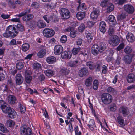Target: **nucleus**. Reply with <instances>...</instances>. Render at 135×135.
I'll return each mask as SVG.
<instances>
[{
    "label": "nucleus",
    "instance_id": "nucleus-1",
    "mask_svg": "<svg viewBox=\"0 0 135 135\" xmlns=\"http://www.w3.org/2000/svg\"><path fill=\"white\" fill-rule=\"evenodd\" d=\"M101 98L103 103L106 105L110 104L112 100V96L108 93L103 94Z\"/></svg>",
    "mask_w": 135,
    "mask_h": 135
},
{
    "label": "nucleus",
    "instance_id": "nucleus-2",
    "mask_svg": "<svg viewBox=\"0 0 135 135\" xmlns=\"http://www.w3.org/2000/svg\"><path fill=\"white\" fill-rule=\"evenodd\" d=\"M20 134L21 135H36L32 133V131L30 128L27 127L25 125L21 126Z\"/></svg>",
    "mask_w": 135,
    "mask_h": 135
},
{
    "label": "nucleus",
    "instance_id": "nucleus-3",
    "mask_svg": "<svg viewBox=\"0 0 135 135\" xmlns=\"http://www.w3.org/2000/svg\"><path fill=\"white\" fill-rule=\"evenodd\" d=\"M135 54L131 47L127 46V64H130Z\"/></svg>",
    "mask_w": 135,
    "mask_h": 135
},
{
    "label": "nucleus",
    "instance_id": "nucleus-4",
    "mask_svg": "<svg viewBox=\"0 0 135 135\" xmlns=\"http://www.w3.org/2000/svg\"><path fill=\"white\" fill-rule=\"evenodd\" d=\"M44 36L46 38H50L52 37L55 34L54 31L52 29L49 28L44 29L43 31Z\"/></svg>",
    "mask_w": 135,
    "mask_h": 135
},
{
    "label": "nucleus",
    "instance_id": "nucleus-5",
    "mask_svg": "<svg viewBox=\"0 0 135 135\" xmlns=\"http://www.w3.org/2000/svg\"><path fill=\"white\" fill-rule=\"evenodd\" d=\"M60 13L62 18L63 19H68L70 17V13L67 9L62 8L60 10Z\"/></svg>",
    "mask_w": 135,
    "mask_h": 135
},
{
    "label": "nucleus",
    "instance_id": "nucleus-6",
    "mask_svg": "<svg viewBox=\"0 0 135 135\" xmlns=\"http://www.w3.org/2000/svg\"><path fill=\"white\" fill-rule=\"evenodd\" d=\"M7 31L11 34L13 35L12 36V37H14L17 35L18 33L17 30L14 27V25H11L9 26L6 29Z\"/></svg>",
    "mask_w": 135,
    "mask_h": 135
},
{
    "label": "nucleus",
    "instance_id": "nucleus-7",
    "mask_svg": "<svg viewBox=\"0 0 135 135\" xmlns=\"http://www.w3.org/2000/svg\"><path fill=\"white\" fill-rule=\"evenodd\" d=\"M120 42V39L117 35L112 37L109 40V43L110 45L113 46L118 45Z\"/></svg>",
    "mask_w": 135,
    "mask_h": 135
},
{
    "label": "nucleus",
    "instance_id": "nucleus-8",
    "mask_svg": "<svg viewBox=\"0 0 135 135\" xmlns=\"http://www.w3.org/2000/svg\"><path fill=\"white\" fill-rule=\"evenodd\" d=\"M6 110V112H3L5 113H7L9 117L11 118H15L17 115L16 112L10 107H8Z\"/></svg>",
    "mask_w": 135,
    "mask_h": 135
},
{
    "label": "nucleus",
    "instance_id": "nucleus-9",
    "mask_svg": "<svg viewBox=\"0 0 135 135\" xmlns=\"http://www.w3.org/2000/svg\"><path fill=\"white\" fill-rule=\"evenodd\" d=\"M63 50V47L61 45H56L54 47V52L55 54L56 55L60 54Z\"/></svg>",
    "mask_w": 135,
    "mask_h": 135
},
{
    "label": "nucleus",
    "instance_id": "nucleus-10",
    "mask_svg": "<svg viewBox=\"0 0 135 135\" xmlns=\"http://www.w3.org/2000/svg\"><path fill=\"white\" fill-rule=\"evenodd\" d=\"M16 83L17 85H20L22 84L23 80V79L21 74H17L15 77Z\"/></svg>",
    "mask_w": 135,
    "mask_h": 135
},
{
    "label": "nucleus",
    "instance_id": "nucleus-11",
    "mask_svg": "<svg viewBox=\"0 0 135 135\" xmlns=\"http://www.w3.org/2000/svg\"><path fill=\"white\" fill-rule=\"evenodd\" d=\"M88 69L86 67L82 68L79 71L78 74L80 77H83L88 74Z\"/></svg>",
    "mask_w": 135,
    "mask_h": 135
},
{
    "label": "nucleus",
    "instance_id": "nucleus-12",
    "mask_svg": "<svg viewBox=\"0 0 135 135\" xmlns=\"http://www.w3.org/2000/svg\"><path fill=\"white\" fill-rule=\"evenodd\" d=\"M99 47L98 45L96 44H94L91 47V51L92 54L94 55H97L100 52Z\"/></svg>",
    "mask_w": 135,
    "mask_h": 135
},
{
    "label": "nucleus",
    "instance_id": "nucleus-13",
    "mask_svg": "<svg viewBox=\"0 0 135 135\" xmlns=\"http://www.w3.org/2000/svg\"><path fill=\"white\" fill-rule=\"evenodd\" d=\"M108 20L109 22L110 26H114L116 24V21L114 17L112 15H110L108 18Z\"/></svg>",
    "mask_w": 135,
    "mask_h": 135
},
{
    "label": "nucleus",
    "instance_id": "nucleus-14",
    "mask_svg": "<svg viewBox=\"0 0 135 135\" xmlns=\"http://www.w3.org/2000/svg\"><path fill=\"white\" fill-rule=\"evenodd\" d=\"M99 11L97 9L94 10L90 14V18L93 20L96 19L98 17L99 13Z\"/></svg>",
    "mask_w": 135,
    "mask_h": 135
},
{
    "label": "nucleus",
    "instance_id": "nucleus-15",
    "mask_svg": "<svg viewBox=\"0 0 135 135\" xmlns=\"http://www.w3.org/2000/svg\"><path fill=\"white\" fill-rule=\"evenodd\" d=\"M7 103L3 100H0V107L3 112H6V109L8 107L7 106Z\"/></svg>",
    "mask_w": 135,
    "mask_h": 135
},
{
    "label": "nucleus",
    "instance_id": "nucleus-16",
    "mask_svg": "<svg viewBox=\"0 0 135 135\" xmlns=\"http://www.w3.org/2000/svg\"><path fill=\"white\" fill-rule=\"evenodd\" d=\"M71 53L69 51H65L61 55V57L63 59H69L71 57Z\"/></svg>",
    "mask_w": 135,
    "mask_h": 135
},
{
    "label": "nucleus",
    "instance_id": "nucleus-17",
    "mask_svg": "<svg viewBox=\"0 0 135 135\" xmlns=\"http://www.w3.org/2000/svg\"><path fill=\"white\" fill-rule=\"evenodd\" d=\"M99 29L100 31L103 33L106 31V23L104 21H101L99 24Z\"/></svg>",
    "mask_w": 135,
    "mask_h": 135
},
{
    "label": "nucleus",
    "instance_id": "nucleus-18",
    "mask_svg": "<svg viewBox=\"0 0 135 135\" xmlns=\"http://www.w3.org/2000/svg\"><path fill=\"white\" fill-rule=\"evenodd\" d=\"M9 103L11 104H15L17 100L16 97L13 95H10L8 97Z\"/></svg>",
    "mask_w": 135,
    "mask_h": 135
},
{
    "label": "nucleus",
    "instance_id": "nucleus-19",
    "mask_svg": "<svg viewBox=\"0 0 135 135\" xmlns=\"http://www.w3.org/2000/svg\"><path fill=\"white\" fill-rule=\"evenodd\" d=\"M79 64V62L77 60L70 61L68 63V65L69 66L75 68H76Z\"/></svg>",
    "mask_w": 135,
    "mask_h": 135
},
{
    "label": "nucleus",
    "instance_id": "nucleus-20",
    "mask_svg": "<svg viewBox=\"0 0 135 135\" xmlns=\"http://www.w3.org/2000/svg\"><path fill=\"white\" fill-rule=\"evenodd\" d=\"M135 80V75L133 73H131L128 75L127 81L128 83H132Z\"/></svg>",
    "mask_w": 135,
    "mask_h": 135
},
{
    "label": "nucleus",
    "instance_id": "nucleus-21",
    "mask_svg": "<svg viewBox=\"0 0 135 135\" xmlns=\"http://www.w3.org/2000/svg\"><path fill=\"white\" fill-rule=\"evenodd\" d=\"M135 40L134 36L131 33H128L127 34V40L129 42H133Z\"/></svg>",
    "mask_w": 135,
    "mask_h": 135
},
{
    "label": "nucleus",
    "instance_id": "nucleus-22",
    "mask_svg": "<svg viewBox=\"0 0 135 135\" xmlns=\"http://www.w3.org/2000/svg\"><path fill=\"white\" fill-rule=\"evenodd\" d=\"M85 15L84 12H78L76 14V17L78 20H81L84 17Z\"/></svg>",
    "mask_w": 135,
    "mask_h": 135
},
{
    "label": "nucleus",
    "instance_id": "nucleus-23",
    "mask_svg": "<svg viewBox=\"0 0 135 135\" xmlns=\"http://www.w3.org/2000/svg\"><path fill=\"white\" fill-rule=\"evenodd\" d=\"M46 60L49 64H52L56 62V59L55 57L52 56L47 57Z\"/></svg>",
    "mask_w": 135,
    "mask_h": 135
},
{
    "label": "nucleus",
    "instance_id": "nucleus-24",
    "mask_svg": "<svg viewBox=\"0 0 135 135\" xmlns=\"http://www.w3.org/2000/svg\"><path fill=\"white\" fill-rule=\"evenodd\" d=\"M49 18L50 20L53 22H56L59 20L58 16L54 14L50 15V16Z\"/></svg>",
    "mask_w": 135,
    "mask_h": 135
},
{
    "label": "nucleus",
    "instance_id": "nucleus-25",
    "mask_svg": "<svg viewBox=\"0 0 135 135\" xmlns=\"http://www.w3.org/2000/svg\"><path fill=\"white\" fill-rule=\"evenodd\" d=\"M30 12V8H26L23 12H21L19 15H17L19 17L23 16L27 14L28 13Z\"/></svg>",
    "mask_w": 135,
    "mask_h": 135
},
{
    "label": "nucleus",
    "instance_id": "nucleus-26",
    "mask_svg": "<svg viewBox=\"0 0 135 135\" xmlns=\"http://www.w3.org/2000/svg\"><path fill=\"white\" fill-rule=\"evenodd\" d=\"M37 26L40 28L45 27L46 26V23L42 20H40L37 22Z\"/></svg>",
    "mask_w": 135,
    "mask_h": 135
},
{
    "label": "nucleus",
    "instance_id": "nucleus-27",
    "mask_svg": "<svg viewBox=\"0 0 135 135\" xmlns=\"http://www.w3.org/2000/svg\"><path fill=\"white\" fill-rule=\"evenodd\" d=\"M86 65L89 69L91 70H93L95 68V64L91 61H88L87 62Z\"/></svg>",
    "mask_w": 135,
    "mask_h": 135
},
{
    "label": "nucleus",
    "instance_id": "nucleus-28",
    "mask_svg": "<svg viewBox=\"0 0 135 135\" xmlns=\"http://www.w3.org/2000/svg\"><path fill=\"white\" fill-rule=\"evenodd\" d=\"M33 17L34 16L33 14H29L26 16H24L23 17V20L24 21H28L32 19Z\"/></svg>",
    "mask_w": 135,
    "mask_h": 135
},
{
    "label": "nucleus",
    "instance_id": "nucleus-29",
    "mask_svg": "<svg viewBox=\"0 0 135 135\" xmlns=\"http://www.w3.org/2000/svg\"><path fill=\"white\" fill-rule=\"evenodd\" d=\"M60 72L62 75H65L68 74L69 70L66 68L62 67L61 69Z\"/></svg>",
    "mask_w": 135,
    "mask_h": 135
},
{
    "label": "nucleus",
    "instance_id": "nucleus-30",
    "mask_svg": "<svg viewBox=\"0 0 135 135\" xmlns=\"http://www.w3.org/2000/svg\"><path fill=\"white\" fill-rule=\"evenodd\" d=\"M134 10V7L131 5L127 4V12L129 14L133 13Z\"/></svg>",
    "mask_w": 135,
    "mask_h": 135
},
{
    "label": "nucleus",
    "instance_id": "nucleus-31",
    "mask_svg": "<svg viewBox=\"0 0 135 135\" xmlns=\"http://www.w3.org/2000/svg\"><path fill=\"white\" fill-rule=\"evenodd\" d=\"M46 50L44 49H43L41 50L38 53V57L40 58L43 57L46 54Z\"/></svg>",
    "mask_w": 135,
    "mask_h": 135
},
{
    "label": "nucleus",
    "instance_id": "nucleus-32",
    "mask_svg": "<svg viewBox=\"0 0 135 135\" xmlns=\"http://www.w3.org/2000/svg\"><path fill=\"white\" fill-rule=\"evenodd\" d=\"M93 79L92 77H89L86 80L85 84L87 86H90L91 85Z\"/></svg>",
    "mask_w": 135,
    "mask_h": 135
},
{
    "label": "nucleus",
    "instance_id": "nucleus-33",
    "mask_svg": "<svg viewBox=\"0 0 135 135\" xmlns=\"http://www.w3.org/2000/svg\"><path fill=\"white\" fill-rule=\"evenodd\" d=\"M117 121L120 125V126H124V120L120 116H118L117 118Z\"/></svg>",
    "mask_w": 135,
    "mask_h": 135
},
{
    "label": "nucleus",
    "instance_id": "nucleus-34",
    "mask_svg": "<svg viewBox=\"0 0 135 135\" xmlns=\"http://www.w3.org/2000/svg\"><path fill=\"white\" fill-rule=\"evenodd\" d=\"M29 44L27 43H25L22 45V49L23 51L26 52L29 49Z\"/></svg>",
    "mask_w": 135,
    "mask_h": 135
},
{
    "label": "nucleus",
    "instance_id": "nucleus-35",
    "mask_svg": "<svg viewBox=\"0 0 135 135\" xmlns=\"http://www.w3.org/2000/svg\"><path fill=\"white\" fill-rule=\"evenodd\" d=\"M44 73L45 74L48 76H51L54 74L53 71L50 70H47L45 71Z\"/></svg>",
    "mask_w": 135,
    "mask_h": 135
},
{
    "label": "nucleus",
    "instance_id": "nucleus-36",
    "mask_svg": "<svg viewBox=\"0 0 135 135\" xmlns=\"http://www.w3.org/2000/svg\"><path fill=\"white\" fill-rule=\"evenodd\" d=\"M99 86V82L97 80H94L93 82V89L94 90H97Z\"/></svg>",
    "mask_w": 135,
    "mask_h": 135
},
{
    "label": "nucleus",
    "instance_id": "nucleus-37",
    "mask_svg": "<svg viewBox=\"0 0 135 135\" xmlns=\"http://www.w3.org/2000/svg\"><path fill=\"white\" fill-rule=\"evenodd\" d=\"M24 66V65L22 62L19 61L16 64V67L18 70H20L22 69L23 68Z\"/></svg>",
    "mask_w": 135,
    "mask_h": 135
},
{
    "label": "nucleus",
    "instance_id": "nucleus-38",
    "mask_svg": "<svg viewBox=\"0 0 135 135\" xmlns=\"http://www.w3.org/2000/svg\"><path fill=\"white\" fill-rule=\"evenodd\" d=\"M78 8L79 9H80L82 11H84L87 9V7L85 5L84 3H82L80 4L78 7Z\"/></svg>",
    "mask_w": 135,
    "mask_h": 135
},
{
    "label": "nucleus",
    "instance_id": "nucleus-39",
    "mask_svg": "<svg viewBox=\"0 0 135 135\" xmlns=\"http://www.w3.org/2000/svg\"><path fill=\"white\" fill-rule=\"evenodd\" d=\"M106 45H104V44L101 43L100 44L99 47V51L100 52H102L105 50L106 48Z\"/></svg>",
    "mask_w": 135,
    "mask_h": 135
},
{
    "label": "nucleus",
    "instance_id": "nucleus-40",
    "mask_svg": "<svg viewBox=\"0 0 135 135\" xmlns=\"http://www.w3.org/2000/svg\"><path fill=\"white\" fill-rule=\"evenodd\" d=\"M0 131L4 133H7L8 132L6 127L3 124L0 123Z\"/></svg>",
    "mask_w": 135,
    "mask_h": 135
},
{
    "label": "nucleus",
    "instance_id": "nucleus-41",
    "mask_svg": "<svg viewBox=\"0 0 135 135\" xmlns=\"http://www.w3.org/2000/svg\"><path fill=\"white\" fill-rule=\"evenodd\" d=\"M95 124V123L93 119H90L89 121L88 126L89 127L91 130H93V128L92 126H94Z\"/></svg>",
    "mask_w": 135,
    "mask_h": 135
},
{
    "label": "nucleus",
    "instance_id": "nucleus-42",
    "mask_svg": "<svg viewBox=\"0 0 135 135\" xmlns=\"http://www.w3.org/2000/svg\"><path fill=\"white\" fill-rule=\"evenodd\" d=\"M81 49L80 47L73 48L72 50L73 55H75L77 54Z\"/></svg>",
    "mask_w": 135,
    "mask_h": 135
},
{
    "label": "nucleus",
    "instance_id": "nucleus-43",
    "mask_svg": "<svg viewBox=\"0 0 135 135\" xmlns=\"http://www.w3.org/2000/svg\"><path fill=\"white\" fill-rule=\"evenodd\" d=\"M6 124L8 127H11L14 126L15 123L12 120H9L7 121Z\"/></svg>",
    "mask_w": 135,
    "mask_h": 135
},
{
    "label": "nucleus",
    "instance_id": "nucleus-44",
    "mask_svg": "<svg viewBox=\"0 0 135 135\" xmlns=\"http://www.w3.org/2000/svg\"><path fill=\"white\" fill-rule=\"evenodd\" d=\"M32 77L30 75L25 76V81L27 83L29 84L31 82L32 79Z\"/></svg>",
    "mask_w": 135,
    "mask_h": 135
},
{
    "label": "nucleus",
    "instance_id": "nucleus-45",
    "mask_svg": "<svg viewBox=\"0 0 135 135\" xmlns=\"http://www.w3.org/2000/svg\"><path fill=\"white\" fill-rule=\"evenodd\" d=\"M67 40V36L65 35H62L60 39V41L61 42L64 43H65Z\"/></svg>",
    "mask_w": 135,
    "mask_h": 135
},
{
    "label": "nucleus",
    "instance_id": "nucleus-46",
    "mask_svg": "<svg viewBox=\"0 0 135 135\" xmlns=\"http://www.w3.org/2000/svg\"><path fill=\"white\" fill-rule=\"evenodd\" d=\"M16 27L18 30L20 31H23L24 30V27L23 25L20 24H18Z\"/></svg>",
    "mask_w": 135,
    "mask_h": 135
},
{
    "label": "nucleus",
    "instance_id": "nucleus-47",
    "mask_svg": "<svg viewBox=\"0 0 135 135\" xmlns=\"http://www.w3.org/2000/svg\"><path fill=\"white\" fill-rule=\"evenodd\" d=\"M9 6L11 7H15V3L13 0H7Z\"/></svg>",
    "mask_w": 135,
    "mask_h": 135
},
{
    "label": "nucleus",
    "instance_id": "nucleus-48",
    "mask_svg": "<svg viewBox=\"0 0 135 135\" xmlns=\"http://www.w3.org/2000/svg\"><path fill=\"white\" fill-rule=\"evenodd\" d=\"M126 17V13H123L121 15L118 16L117 17L118 20H123Z\"/></svg>",
    "mask_w": 135,
    "mask_h": 135
},
{
    "label": "nucleus",
    "instance_id": "nucleus-49",
    "mask_svg": "<svg viewBox=\"0 0 135 135\" xmlns=\"http://www.w3.org/2000/svg\"><path fill=\"white\" fill-rule=\"evenodd\" d=\"M113 27L114 26H111L109 27V33L110 35H112L115 33V31Z\"/></svg>",
    "mask_w": 135,
    "mask_h": 135
},
{
    "label": "nucleus",
    "instance_id": "nucleus-50",
    "mask_svg": "<svg viewBox=\"0 0 135 135\" xmlns=\"http://www.w3.org/2000/svg\"><path fill=\"white\" fill-rule=\"evenodd\" d=\"M119 111L124 115H125L126 112V107H121L119 109Z\"/></svg>",
    "mask_w": 135,
    "mask_h": 135
},
{
    "label": "nucleus",
    "instance_id": "nucleus-51",
    "mask_svg": "<svg viewBox=\"0 0 135 135\" xmlns=\"http://www.w3.org/2000/svg\"><path fill=\"white\" fill-rule=\"evenodd\" d=\"M109 0H102L100 5L102 7H105L107 5Z\"/></svg>",
    "mask_w": 135,
    "mask_h": 135
},
{
    "label": "nucleus",
    "instance_id": "nucleus-52",
    "mask_svg": "<svg viewBox=\"0 0 135 135\" xmlns=\"http://www.w3.org/2000/svg\"><path fill=\"white\" fill-rule=\"evenodd\" d=\"M7 31L6 30L5 32L3 34V36L6 38H7L9 37L10 36L12 37V36H13L9 32H7Z\"/></svg>",
    "mask_w": 135,
    "mask_h": 135
},
{
    "label": "nucleus",
    "instance_id": "nucleus-53",
    "mask_svg": "<svg viewBox=\"0 0 135 135\" xmlns=\"http://www.w3.org/2000/svg\"><path fill=\"white\" fill-rule=\"evenodd\" d=\"M85 28V25L83 23L81 24L78 27L79 30L80 32H83Z\"/></svg>",
    "mask_w": 135,
    "mask_h": 135
},
{
    "label": "nucleus",
    "instance_id": "nucleus-54",
    "mask_svg": "<svg viewBox=\"0 0 135 135\" xmlns=\"http://www.w3.org/2000/svg\"><path fill=\"white\" fill-rule=\"evenodd\" d=\"M39 6V3L36 2H33L31 4V7L35 8H38Z\"/></svg>",
    "mask_w": 135,
    "mask_h": 135
},
{
    "label": "nucleus",
    "instance_id": "nucleus-55",
    "mask_svg": "<svg viewBox=\"0 0 135 135\" xmlns=\"http://www.w3.org/2000/svg\"><path fill=\"white\" fill-rule=\"evenodd\" d=\"M107 91L112 93H116V91L114 88L111 87H109L108 88Z\"/></svg>",
    "mask_w": 135,
    "mask_h": 135
},
{
    "label": "nucleus",
    "instance_id": "nucleus-56",
    "mask_svg": "<svg viewBox=\"0 0 135 135\" xmlns=\"http://www.w3.org/2000/svg\"><path fill=\"white\" fill-rule=\"evenodd\" d=\"M18 106L20 108V110L21 113H24L26 110V108L23 105H22L21 104H19Z\"/></svg>",
    "mask_w": 135,
    "mask_h": 135
},
{
    "label": "nucleus",
    "instance_id": "nucleus-57",
    "mask_svg": "<svg viewBox=\"0 0 135 135\" xmlns=\"http://www.w3.org/2000/svg\"><path fill=\"white\" fill-rule=\"evenodd\" d=\"M33 68L34 69H38L41 68V65L38 63H34L33 65Z\"/></svg>",
    "mask_w": 135,
    "mask_h": 135
},
{
    "label": "nucleus",
    "instance_id": "nucleus-58",
    "mask_svg": "<svg viewBox=\"0 0 135 135\" xmlns=\"http://www.w3.org/2000/svg\"><path fill=\"white\" fill-rule=\"evenodd\" d=\"M95 22L90 21H88L87 22V26L90 28H91L94 25Z\"/></svg>",
    "mask_w": 135,
    "mask_h": 135
},
{
    "label": "nucleus",
    "instance_id": "nucleus-59",
    "mask_svg": "<svg viewBox=\"0 0 135 135\" xmlns=\"http://www.w3.org/2000/svg\"><path fill=\"white\" fill-rule=\"evenodd\" d=\"M107 68L105 65H103L102 67V72L104 74H105L107 72Z\"/></svg>",
    "mask_w": 135,
    "mask_h": 135
},
{
    "label": "nucleus",
    "instance_id": "nucleus-60",
    "mask_svg": "<svg viewBox=\"0 0 135 135\" xmlns=\"http://www.w3.org/2000/svg\"><path fill=\"white\" fill-rule=\"evenodd\" d=\"M124 44L123 43L120 44L116 48L117 50L119 51L123 49L124 47Z\"/></svg>",
    "mask_w": 135,
    "mask_h": 135
},
{
    "label": "nucleus",
    "instance_id": "nucleus-61",
    "mask_svg": "<svg viewBox=\"0 0 135 135\" xmlns=\"http://www.w3.org/2000/svg\"><path fill=\"white\" fill-rule=\"evenodd\" d=\"M114 7L112 3H109L108 6V10L109 11H112L113 10Z\"/></svg>",
    "mask_w": 135,
    "mask_h": 135
},
{
    "label": "nucleus",
    "instance_id": "nucleus-62",
    "mask_svg": "<svg viewBox=\"0 0 135 135\" xmlns=\"http://www.w3.org/2000/svg\"><path fill=\"white\" fill-rule=\"evenodd\" d=\"M116 109V105L114 103L112 104L110 107V110L112 111H115Z\"/></svg>",
    "mask_w": 135,
    "mask_h": 135
},
{
    "label": "nucleus",
    "instance_id": "nucleus-63",
    "mask_svg": "<svg viewBox=\"0 0 135 135\" xmlns=\"http://www.w3.org/2000/svg\"><path fill=\"white\" fill-rule=\"evenodd\" d=\"M9 87H12L13 85V82L12 80L11 79H9L7 81V85Z\"/></svg>",
    "mask_w": 135,
    "mask_h": 135
},
{
    "label": "nucleus",
    "instance_id": "nucleus-64",
    "mask_svg": "<svg viewBox=\"0 0 135 135\" xmlns=\"http://www.w3.org/2000/svg\"><path fill=\"white\" fill-rule=\"evenodd\" d=\"M10 15L7 14L6 15L3 13L1 15V17L2 18L4 19H7L9 18L10 17Z\"/></svg>",
    "mask_w": 135,
    "mask_h": 135
}]
</instances>
